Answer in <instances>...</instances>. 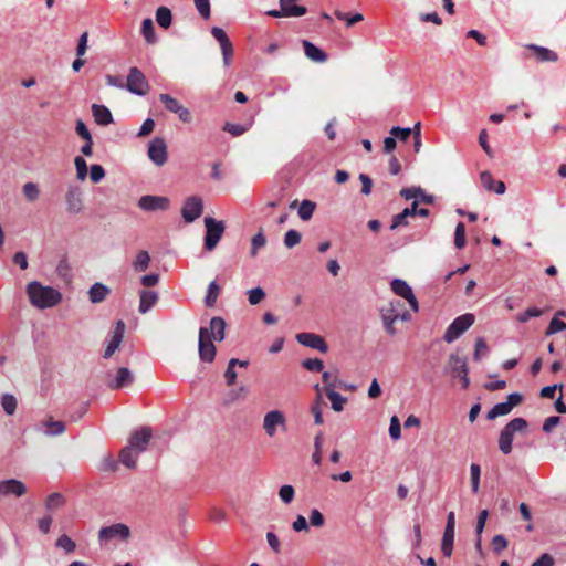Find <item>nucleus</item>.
I'll list each match as a JSON object with an SVG mask.
<instances>
[{
  "label": "nucleus",
  "instance_id": "obj_25",
  "mask_svg": "<svg viewBox=\"0 0 566 566\" xmlns=\"http://www.w3.org/2000/svg\"><path fill=\"white\" fill-rule=\"evenodd\" d=\"M480 180L483 188L486 189L488 191H494L497 195H502L505 192V184L500 180H494L489 171L481 172Z\"/></svg>",
  "mask_w": 566,
  "mask_h": 566
},
{
  "label": "nucleus",
  "instance_id": "obj_47",
  "mask_svg": "<svg viewBox=\"0 0 566 566\" xmlns=\"http://www.w3.org/2000/svg\"><path fill=\"white\" fill-rule=\"evenodd\" d=\"M470 474H471V488L473 493H478L480 489V475L481 469L476 463H472L470 465Z\"/></svg>",
  "mask_w": 566,
  "mask_h": 566
},
{
  "label": "nucleus",
  "instance_id": "obj_36",
  "mask_svg": "<svg viewBox=\"0 0 566 566\" xmlns=\"http://www.w3.org/2000/svg\"><path fill=\"white\" fill-rule=\"evenodd\" d=\"M172 14L169 8L159 7L156 11V21L157 23L164 28L168 29L171 24Z\"/></svg>",
  "mask_w": 566,
  "mask_h": 566
},
{
  "label": "nucleus",
  "instance_id": "obj_13",
  "mask_svg": "<svg viewBox=\"0 0 566 566\" xmlns=\"http://www.w3.org/2000/svg\"><path fill=\"white\" fill-rule=\"evenodd\" d=\"M202 210V199L197 196H191L185 200L181 209V216L187 223H191L201 216Z\"/></svg>",
  "mask_w": 566,
  "mask_h": 566
},
{
  "label": "nucleus",
  "instance_id": "obj_48",
  "mask_svg": "<svg viewBox=\"0 0 566 566\" xmlns=\"http://www.w3.org/2000/svg\"><path fill=\"white\" fill-rule=\"evenodd\" d=\"M56 546L64 549L67 554L73 553L76 548L75 542L65 534L57 538Z\"/></svg>",
  "mask_w": 566,
  "mask_h": 566
},
{
  "label": "nucleus",
  "instance_id": "obj_16",
  "mask_svg": "<svg viewBox=\"0 0 566 566\" xmlns=\"http://www.w3.org/2000/svg\"><path fill=\"white\" fill-rule=\"evenodd\" d=\"M390 286L395 294L407 300L409 305L411 306V308L415 312H418V310H419L418 301H417L411 287L408 285V283L406 281H403L401 279H395L391 281Z\"/></svg>",
  "mask_w": 566,
  "mask_h": 566
},
{
  "label": "nucleus",
  "instance_id": "obj_43",
  "mask_svg": "<svg viewBox=\"0 0 566 566\" xmlns=\"http://www.w3.org/2000/svg\"><path fill=\"white\" fill-rule=\"evenodd\" d=\"M65 504V497L63 494L54 492L51 493L45 501V507L48 511H53L55 509H59Z\"/></svg>",
  "mask_w": 566,
  "mask_h": 566
},
{
  "label": "nucleus",
  "instance_id": "obj_45",
  "mask_svg": "<svg viewBox=\"0 0 566 566\" xmlns=\"http://www.w3.org/2000/svg\"><path fill=\"white\" fill-rule=\"evenodd\" d=\"M219 293H220V287L217 284V282L216 281L210 282V284L208 286L207 295L205 298V303L208 307L214 306L217 298L219 296Z\"/></svg>",
  "mask_w": 566,
  "mask_h": 566
},
{
  "label": "nucleus",
  "instance_id": "obj_8",
  "mask_svg": "<svg viewBox=\"0 0 566 566\" xmlns=\"http://www.w3.org/2000/svg\"><path fill=\"white\" fill-rule=\"evenodd\" d=\"M281 428L283 431L286 430V418L285 415L280 410H271L265 413L263 419V430L266 436L273 438L277 429Z\"/></svg>",
  "mask_w": 566,
  "mask_h": 566
},
{
  "label": "nucleus",
  "instance_id": "obj_28",
  "mask_svg": "<svg viewBox=\"0 0 566 566\" xmlns=\"http://www.w3.org/2000/svg\"><path fill=\"white\" fill-rule=\"evenodd\" d=\"M111 290L103 283L96 282L88 290V298L92 303H102L109 295Z\"/></svg>",
  "mask_w": 566,
  "mask_h": 566
},
{
  "label": "nucleus",
  "instance_id": "obj_34",
  "mask_svg": "<svg viewBox=\"0 0 566 566\" xmlns=\"http://www.w3.org/2000/svg\"><path fill=\"white\" fill-rule=\"evenodd\" d=\"M454 528L444 527L441 541V552L446 557H450L453 552Z\"/></svg>",
  "mask_w": 566,
  "mask_h": 566
},
{
  "label": "nucleus",
  "instance_id": "obj_35",
  "mask_svg": "<svg viewBox=\"0 0 566 566\" xmlns=\"http://www.w3.org/2000/svg\"><path fill=\"white\" fill-rule=\"evenodd\" d=\"M46 428L45 434L60 436L65 431V423L63 421H55L52 417L43 422Z\"/></svg>",
  "mask_w": 566,
  "mask_h": 566
},
{
  "label": "nucleus",
  "instance_id": "obj_1",
  "mask_svg": "<svg viewBox=\"0 0 566 566\" xmlns=\"http://www.w3.org/2000/svg\"><path fill=\"white\" fill-rule=\"evenodd\" d=\"M380 317L385 332L389 336H395L397 334L395 323L398 321L408 322L411 319L410 313L406 310L405 304L399 300L390 301L384 305L380 308Z\"/></svg>",
  "mask_w": 566,
  "mask_h": 566
},
{
  "label": "nucleus",
  "instance_id": "obj_58",
  "mask_svg": "<svg viewBox=\"0 0 566 566\" xmlns=\"http://www.w3.org/2000/svg\"><path fill=\"white\" fill-rule=\"evenodd\" d=\"M543 314V311L539 310V308H536V307H530L527 308L526 311H524L523 313H520L517 315V321L520 323H526L528 319H531L532 317H538Z\"/></svg>",
  "mask_w": 566,
  "mask_h": 566
},
{
  "label": "nucleus",
  "instance_id": "obj_46",
  "mask_svg": "<svg viewBox=\"0 0 566 566\" xmlns=\"http://www.w3.org/2000/svg\"><path fill=\"white\" fill-rule=\"evenodd\" d=\"M237 363H239L238 358H231L228 363V367L224 373L226 382L228 386H233L237 381V373L234 368L237 367Z\"/></svg>",
  "mask_w": 566,
  "mask_h": 566
},
{
  "label": "nucleus",
  "instance_id": "obj_40",
  "mask_svg": "<svg viewBox=\"0 0 566 566\" xmlns=\"http://www.w3.org/2000/svg\"><path fill=\"white\" fill-rule=\"evenodd\" d=\"M23 195L29 202H34L40 197V189L35 182H27L22 187Z\"/></svg>",
  "mask_w": 566,
  "mask_h": 566
},
{
  "label": "nucleus",
  "instance_id": "obj_55",
  "mask_svg": "<svg viewBox=\"0 0 566 566\" xmlns=\"http://www.w3.org/2000/svg\"><path fill=\"white\" fill-rule=\"evenodd\" d=\"M295 495L294 488L292 485H283L279 490V496L283 503L290 504Z\"/></svg>",
  "mask_w": 566,
  "mask_h": 566
},
{
  "label": "nucleus",
  "instance_id": "obj_14",
  "mask_svg": "<svg viewBox=\"0 0 566 566\" xmlns=\"http://www.w3.org/2000/svg\"><path fill=\"white\" fill-rule=\"evenodd\" d=\"M138 207L145 211H165L170 207L167 197L146 195L139 198Z\"/></svg>",
  "mask_w": 566,
  "mask_h": 566
},
{
  "label": "nucleus",
  "instance_id": "obj_3",
  "mask_svg": "<svg viewBox=\"0 0 566 566\" xmlns=\"http://www.w3.org/2000/svg\"><path fill=\"white\" fill-rule=\"evenodd\" d=\"M528 423L524 418H514L507 422L499 436V449L503 454H510L513 450V440L516 433H525Z\"/></svg>",
  "mask_w": 566,
  "mask_h": 566
},
{
  "label": "nucleus",
  "instance_id": "obj_12",
  "mask_svg": "<svg viewBox=\"0 0 566 566\" xmlns=\"http://www.w3.org/2000/svg\"><path fill=\"white\" fill-rule=\"evenodd\" d=\"M130 536V530L126 524L116 523L109 526L102 527L98 532V539L101 542H109L112 539L118 538L120 541H126Z\"/></svg>",
  "mask_w": 566,
  "mask_h": 566
},
{
  "label": "nucleus",
  "instance_id": "obj_6",
  "mask_svg": "<svg viewBox=\"0 0 566 566\" xmlns=\"http://www.w3.org/2000/svg\"><path fill=\"white\" fill-rule=\"evenodd\" d=\"M125 88L130 93L144 96L149 91V83L144 73L136 66L129 69Z\"/></svg>",
  "mask_w": 566,
  "mask_h": 566
},
{
  "label": "nucleus",
  "instance_id": "obj_32",
  "mask_svg": "<svg viewBox=\"0 0 566 566\" xmlns=\"http://www.w3.org/2000/svg\"><path fill=\"white\" fill-rule=\"evenodd\" d=\"M315 389L317 391V397L314 400L313 405L311 406V412L314 416L315 424H323L324 423V419H323L322 408L325 405V402L323 401V398H322L319 385H316Z\"/></svg>",
  "mask_w": 566,
  "mask_h": 566
},
{
  "label": "nucleus",
  "instance_id": "obj_4",
  "mask_svg": "<svg viewBox=\"0 0 566 566\" xmlns=\"http://www.w3.org/2000/svg\"><path fill=\"white\" fill-rule=\"evenodd\" d=\"M203 222L206 227L205 248L212 251L221 240L226 231V224L224 221L216 220L212 217H206Z\"/></svg>",
  "mask_w": 566,
  "mask_h": 566
},
{
  "label": "nucleus",
  "instance_id": "obj_51",
  "mask_svg": "<svg viewBox=\"0 0 566 566\" xmlns=\"http://www.w3.org/2000/svg\"><path fill=\"white\" fill-rule=\"evenodd\" d=\"M488 352H489V347H488L484 338H482V337L476 338V340H475V349H474V354H473V359L475 361L481 360V358L483 356H485L488 354Z\"/></svg>",
  "mask_w": 566,
  "mask_h": 566
},
{
  "label": "nucleus",
  "instance_id": "obj_2",
  "mask_svg": "<svg viewBox=\"0 0 566 566\" xmlns=\"http://www.w3.org/2000/svg\"><path fill=\"white\" fill-rule=\"evenodd\" d=\"M27 293L31 304L39 308L52 307L61 301L59 291L50 286H43L36 281L28 284Z\"/></svg>",
  "mask_w": 566,
  "mask_h": 566
},
{
  "label": "nucleus",
  "instance_id": "obj_42",
  "mask_svg": "<svg viewBox=\"0 0 566 566\" xmlns=\"http://www.w3.org/2000/svg\"><path fill=\"white\" fill-rule=\"evenodd\" d=\"M17 405H18V401L13 395H11V394L2 395L1 406L7 415H9V416L14 415V412L17 410Z\"/></svg>",
  "mask_w": 566,
  "mask_h": 566
},
{
  "label": "nucleus",
  "instance_id": "obj_23",
  "mask_svg": "<svg viewBox=\"0 0 566 566\" xmlns=\"http://www.w3.org/2000/svg\"><path fill=\"white\" fill-rule=\"evenodd\" d=\"M27 492L24 483L19 480L10 479L0 482V494L4 496H22Z\"/></svg>",
  "mask_w": 566,
  "mask_h": 566
},
{
  "label": "nucleus",
  "instance_id": "obj_54",
  "mask_svg": "<svg viewBox=\"0 0 566 566\" xmlns=\"http://www.w3.org/2000/svg\"><path fill=\"white\" fill-rule=\"evenodd\" d=\"M306 8L298 4H290L287 8L282 9L284 17H302L306 13Z\"/></svg>",
  "mask_w": 566,
  "mask_h": 566
},
{
  "label": "nucleus",
  "instance_id": "obj_11",
  "mask_svg": "<svg viewBox=\"0 0 566 566\" xmlns=\"http://www.w3.org/2000/svg\"><path fill=\"white\" fill-rule=\"evenodd\" d=\"M211 34L220 44L223 65L229 66L232 62L234 54V49L229 36L227 35L226 31L219 27H213L211 29Z\"/></svg>",
  "mask_w": 566,
  "mask_h": 566
},
{
  "label": "nucleus",
  "instance_id": "obj_9",
  "mask_svg": "<svg viewBox=\"0 0 566 566\" xmlns=\"http://www.w3.org/2000/svg\"><path fill=\"white\" fill-rule=\"evenodd\" d=\"M199 357L202 361L212 363L214 360L217 349L212 339H210V333L207 327L199 329Z\"/></svg>",
  "mask_w": 566,
  "mask_h": 566
},
{
  "label": "nucleus",
  "instance_id": "obj_27",
  "mask_svg": "<svg viewBox=\"0 0 566 566\" xmlns=\"http://www.w3.org/2000/svg\"><path fill=\"white\" fill-rule=\"evenodd\" d=\"M92 114H93L94 120L98 125L106 126L113 122V115H112L111 111L104 105L93 104L92 105Z\"/></svg>",
  "mask_w": 566,
  "mask_h": 566
},
{
  "label": "nucleus",
  "instance_id": "obj_26",
  "mask_svg": "<svg viewBox=\"0 0 566 566\" xmlns=\"http://www.w3.org/2000/svg\"><path fill=\"white\" fill-rule=\"evenodd\" d=\"M210 339L221 342L226 336V322L222 317L216 316L210 319L209 326Z\"/></svg>",
  "mask_w": 566,
  "mask_h": 566
},
{
  "label": "nucleus",
  "instance_id": "obj_20",
  "mask_svg": "<svg viewBox=\"0 0 566 566\" xmlns=\"http://www.w3.org/2000/svg\"><path fill=\"white\" fill-rule=\"evenodd\" d=\"M125 333V323L123 321H117L115 327L112 333V338L104 352V358H111L115 352L119 348L120 343L123 342Z\"/></svg>",
  "mask_w": 566,
  "mask_h": 566
},
{
  "label": "nucleus",
  "instance_id": "obj_7",
  "mask_svg": "<svg viewBox=\"0 0 566 566\" xmlns=\"http://www.w3.org/2000/svg\"><path fill=\"white\" fill-rule=\"evenodd\" d=\"M159 101L164 104L165 108L178 115V118L186 124L192 122V114L189 108L185 107L177 98L167 93H161L158 96Z\"/></svg>",
  "mask_w": 566,
  "mask_h": 566
},
{
  "label": "nucleus",
  "instance_id": "obj_63",
  "mask_svg": "<svg viewBox=\"0 0 566 566\" xmlns=\"http://www.w3.org/2000/svg\"><path fill=\"white\" fill-rule=\"evenodd\" d=\"M105 176V170L101 165H92L91 166V172L90 178L92 182L97 184Z\"/></svg>",
  "mask_w": 566,
  "mask_h": 566
},
{
  "label": "nucleus",
  "instance_id": "obj_53",
  "mask_svg": "<svg viewBox=\"0 0 566 566\" xmlns=\"http://www.w3.org/2000/svg\"><path fill=\"white\" fill-rule=\"evenodd\" d=\"M564 329H566V323L557 317H553L545 332V335L549 336Z\"/></svg>",
  "mask_w": 566,
  "mask_h": 566
},
{
  "label": "nucleus",
  "instance_id": "obj_22",
  "mask_svg": "<svg viewBox=\"0 0 566 566\" xmlns=\"http://www.w3.org/2000/svg\"><path fill=\"white\" fill-rule=\"evenodd\" d=\"M446 369L451 373L453 377H458L464 371H469L467 357L459 355V353H452L449 356Z\"/></svg>",
  "mask_w": 566,
  "mask_h": 566
},
{
  "label": "nucleus",
  "instance_id": "obj_59",
  "mask_svg": "<svg viewBox=\"0 0 566 566\" xmlns=\"http://www.w3.org/2000/svg\"><path fill=\"white\" fill-rule=\"evenodd\" d=\"M249 294V303L251 305H256L261 303L265 297V292L261 287L252 289L248 292Z\"/></svg>",
  "mask_w": 566,
  "mask_h": 566
},
{
  "label": "nucleus",
  "instance_id": "obj_10",
  "mask_svg": "<svg viewBox=\"0 0 566 566\" xmlns=\"http://www.w3.org/2000/svg\"><path fill=\"white\" fill-rule=\"evenodd\" d=\"M523 400L521 394L514 392L507 396V400L505 402L496 403L491 410L488 411L486 418L489 420H494L497 417L509 415L512 409L518 406Z\"/></svg>",
  "mask_w": 566,
  "mask_h": 566
},
{
  "label": "nucleus",
  "instance_id": "obj_29",
  "mask_svg": "<svg viewBox=\"0 0 566 566\" xmlns=\"http://www.w3.org/2000/svg\"><path fill=\"white\" fill-rule=\"evenodd\" d=\"M527 49L533 51L534 56L538 62H556L558 59L557 54L547 48L530 44L527 45Z\"/></svg>",
  "mask_w": 566,
  "mask_h": 566
},
{
  "label": "nucleus",
  "instance_id": "obj_39",
  "mask_svg": "<svg viewBox=\"0 0 566 566\" xmlns=\"http://www.w3.org/2000/svg\"><path fill=\"white\" fill-rule=\"evenodd\" d=\"M266 244V238L263 233V230L261 229L251 239V249H250V255L252 258H255L259 253V250L264 248Z\"/></svg>",
  "mask_w": 566,
  "mask_h": 566
},
{
  "label": "nucleus",
  "instance_id": "obj_15",
  "mask_svg": "<svg viewBox=\"0 0 566 566\" xmlns=\"http://www.w3.org/2000/svg\"><path fill=\"white\" fill-rule=\"evenodd\" d=\"M148 157L157 166L167 161V145L164 138L156 137L148 146Z\"/></svg>",
  "mask_w": 566,
  "mask_h": 566
},
{
  "label": "nucleus",
  "instance_id": "obj_21",
  "mask_svg": "<svg viewBox=\"0 0 566 566\" xmlns=\"http://www.w3.org/2000/svg\"><path fill=\"white\" fill-rule=\"evenodd\" d=\"M134 381V375L127 367H119L114 379L107 380L106 385L109 389L124 388Z\"/></svg>",
  "mask_w": 566,
  "mask_h": 566
},
{
  "label": "nucleus",
  "instance_id": "obj_49",
  "mask_svg": "<svg viewBox=\"0 0 566 566\" xmlns=\"http://www.w3.org/2000/svg\"><path fill=\"white\" fill-rule=\"evenodd\" d=\"M301 233L296 230H289L284 235V245L292 249L301 242Z\"/></svg>",
  "mask_w": 566,
  "mask_h": 566
},
{
  "label": "nucleus",
  "instance_id": "obj_24",
  "mask_svg": "<svg viewBox=\"0 0 566 566\" xmlns=\"http://www.w3.org/2000/svg\"><path fill=\"white\" fill-rule=\"evenodd\" d=\"M322 380L324 386L321 387V392H328L335 390V388H347L338 377L337 370L323 371Z\"/></svg>",
  "mask_w": 566,
  "mask_h": 566
},
{
  "label": "nucleus",
  "instance_id": "obj_19",
  "mask_svg": "<svg viewBox=\"0 0 566 566\" xmlns=\"http://www.w3.org/2000/svg\"><path fill=\"white\" fill-rule=\"evenodd\" d=\"M296 340L301 345L316 349L321 353H327L328 350V346L325 339L322 336L314 333H300L296 335Z\"/></svg>",
  "mask_w": 566,
  "mask_h": 566
},
{
  "label": "nucleus",
  "instance_id": "obj_60",
  "mask_svg": "<svg viewBox=\"0 0 566 566\" xmlns=\"http://www.w3.org/2000/svg\"><path fill=\"white\" fill-rule=\"evenodd\" d=\"M412 134L411 128H401V127H392L390 129V135L396 139L398 138L401 142H406L410 135Z\"/></svg>",
  "mask_w": 566,
  "mask_h": 566
},
{
  "label": "nucleus",
  "instance_id": "obj_31",
  "mask_svg": "<svg viewBox=\"0 0 566 566\" xmlns=\"http://www.w3.org/2000/svg\"><path fill=\"white\" fill-rule=\"evenodd\" d=\"M158 301V294L155 291L143 290L140 292V302L138 311L142 314H146L153 305Z\"/></svg>",
  "mask_w": 566,
  "mask_h": 566
},
{
  "label": "nucleus",
  "instance_id": "obj_56",
  "mask_svg": "<svg viewBox=\"0 0 566 566\" xmlns=\"http://www.w3.org/2000/svg\"><path fill=\"white\" fill-rule=\"evenodd\" d=\"M117 462L112 455L104 457L99 462V470L103 472H114L117 470Z\"/></svg>",
  "mask_w": 566,
  "mask_h": 566
},
{
  "label": "nucleus",
  "instance_id": "obj_50",
  "mask_svg": "<svg viewBox=\"0 0 566 566\" xmlns=\"http://www.w3.org/2000/svg\"><path fill=\"white\" fill-rule=\"evenodd\" d=\"M302 366L308 371L319 373L324 368V363L318 358H307L302 361Z\"/></svg>",
  "mask_w": 566,
  "mask_h": 566
},
{
  "label": "nucleus",
  "instance_id": "obj_5",
  "mask_svg": "<svg viewBox=\"0 0 566 566\" xmlns=\"http://www.w3.org/2000/svg\"><path fill=\"white\" fill-rule=\"evenodd\" d=\"M475 317L471 313H465L458 316L447 328L443 340L448 344L457 340L464 332H467L473 324Z\"/></svg>",
  "mask_w": 566,
  "mask_h": 566
},
{
  "label": "nucleus",
  "instance_id": "obj_64",
  "mask_svg": "<svg viewBox=\"0 0 566 566\" xmlns=\"http://www.w3.org/2000/svg\"><path fill=\"white\" fill-rule=\"evenodd\" d=\"M555 560L552 555L544 553L531 566H554Z\"/></svg>",
  "mask_w": 566,
  "mask_h": 566
},
{
  "label": "nucleus",
  "instance_id": "obj_38",
  "mask_svg": "<svg viewBox=\"0 0 566 566\" xmlns=\"http://www.w3.org/2000/svg\"><path fill=\"white\" fill-rule=\"evenodd\" d=\"M327 398L329 399L332 403V409L336 412H340L344 409L345 403L347 402V398L343 397L340 394L336 392L335 390H329L328 392H325Z\"/></svg>",
  "mask_w": 566,
  "mask_h": 566
},
{
  "label": "nucleus",
  "instance_id": "obj_30",
  "mask_svg": "<svg viewBox=\"0 0 566 566\" xmlns=\"http://www.w3.org/2000/svg\"><path fill=\"white\" fill-rule=\"evenodd\" d=\"M305 55L317 63H323L327 60V54L322 51L319 48L314 45L312 42L304 40L303 41Z\"/></svg>",
  "mask_w": 566,
  "mask_h": 566
},
{
  "label": "nucleus",
  "instance_id": "obj_18",
  "mask_svg": "<svg viewBox=\"0 0 566 566\" xmlns=\"http://www.w3.org/2000/svg\"><path fill=\"white\" fill-rule=\"evenodd\" d=\"M66 211L77 214L83 210L82 191L76 186H70L65 193Z\"/></svg>",
  "mask_w": 566,
  "mask_h": 566
},
{
  "label": "nucleus",
  "instance_id": "obj_37",
  "mask_svg": "<svg viewBox=\"0 0 566 566\" xmlns=\"http://www.w3.org/2000/svg\"><path fill=\"white\" fill-rule=\"evenodd\" d=\"M149 262V253L145 250H142L137 253L136 259L133 262V268L136 272H144L148 269Z\"/></svg>",
  "mask_w": 566,
  "mask_h": 566
},
{
  "label": "nucleus",
  "instance_id": "obj_41",
  "mask_svg": "<svg viewBox=\"0 0 566 566\" xmlns=\"http://www.w3.org/2000/svg\"><path fill=\"white\" fill-rule=\"evenodd\" d=\"M142 33L147 41V43H155L156 42V34H155V28L154 22L151 19L147 18L142 23Z\"/></svg>",
  "mask_w": 566,
  "mask_h": 566
},
{
  "label": "nucleus",
  "instance_id": "obj_44",
  "mask_svg": "<svg viewBox=\"0 0 566 566\" xmlns=\"http://www.w3.org/2000/svg\"><path fill=\"white\" fill-rule=\"evenodd\" d=\"M316 205L310 200H303L298 208V216L302 220L307 221L312 218L315 211Z\"/></svg>",
  "mask_w": 566,
  "mask_h": 566
},
{
  "label": "nucleus",
  "instance_id": "obj_52",
  "mask_svg": "<svg viewBox=\"0 0 566 566\" xmlns=\"http://www.w3.org/2000/svg\"><path fill=\"white\" fill-rule=\"evenodd\" d=\"M454 245L458 249H462L465 245V227L462 222H459L455 227Z\"/></svg>",
  "mask_w": 566,
  "mask_h": 566
},
{
  "label": "nucleus",
  "instance_id": "obj_17",
  "mask_svg": "<svg viewBox=\"0 0 566 566\" xmlns=\"http://www.w3.org/2000/svg\"><path fill=\"white\" fill-rule=\"evenodd\" d=\"M151 437V429L149 427H142L132 433L128 446L140 453L147 449Z\"/></svg>",
  "mask_w": 566,
  "mask_h": 566
},
{
  "label": "nucleus",
  "instance_id": "obj_61",
  "mask_svg": "<svg viewBox=\"0 0 566 566\" xmlns=\"http://www.w3.org/2000/svg\"><path fill=\"white\" fill-rule=\"evenodd\" d=\"M389 434L394 440L399 439L401 436V426L397 416H394L390 419Z\"/></svg>",
  "mask_w": 566,
  "mask_h": 566
},
{
  "label": "nucleus",
  "instance_id": "obj_33",
  "mask_svg": "<svg viewBox=\"0 0 566 566\" xmlns=\"http://www.w3.org/2000/svg\"><path fill=\"white\" fill-rule=\"evenodd\" d=\"M139 452L134 450L132 447L126 446L119 452V461L128 469H134L136 467L137 458Z\"/></svg>",
  "mask_w": 566,
  "mask_h": 566
},
{
  "label": "nucleus",
  "instance_id": "obj_62",
  "mask_svg": "<svg viewBox=\"0 0 566 566\" xmlns=\"http://www.w3.org/2000/svg\"><path fill=\"white\" fill-rule=\"evenodd\" d=\"M491 545L495 553H500L507 547L509 543L503 535H495L492 538Z\"/></svg>",
  "mask_w": 566,
  "mask_h": 566
},
{
  "label": "nucleus",
  "instance_id": "obj_57",
  "mask_svg": "<svg viewBox=\"0 0 566 566\" xmlns=\"http://www.w3.org/2000/svg\"><path fill=\"white\" fill-rule=\"evenodd\" d=\"M76 167V176L78 180H85L87 176V165L83 157L77 156L74 160Z\"/></svg>",
  "mask_w": 566,
  "mask_h": 566
}]
</instances>
